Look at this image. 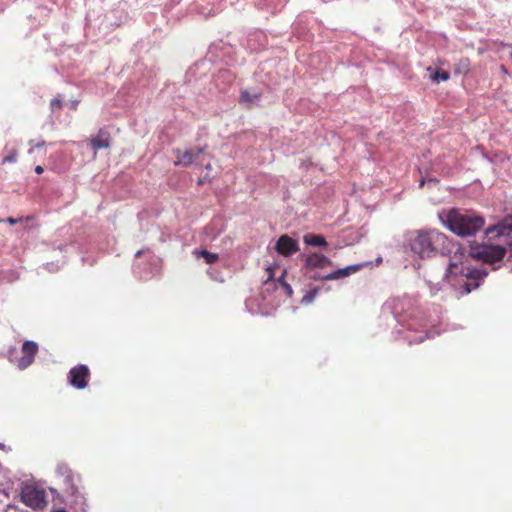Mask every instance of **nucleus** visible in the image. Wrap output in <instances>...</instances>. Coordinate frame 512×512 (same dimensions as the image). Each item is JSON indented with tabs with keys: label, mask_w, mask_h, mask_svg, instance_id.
<instances>
[{
	"label": "nucleus",
	"mask_w": 512,
	"mask_h": 512,
	"mask_svg": "<svg viewBox=\"0 0 512 512\" xmlns=\"http://www.w3.org/2000/svg\"><path fill=\"white\" fill-rule=\"evenodd\" d=\"M403 247L419 259H429L438 254L449 256L443 281L460 295L469 294L480 286V268L469 263L470 258L480 260V244L476 241L471 242L467 249L435 229H419L404 234Z\"/></svg>",
	"instance_id": "f257e3e1"
},
{
	"label": "nucleus",
	"mask_w": 512,
	"mask_h": 512,
	"mask_svg": "<svg viewBox=\"0 0 512 512\" xmlns=\"http://www.w3.org/2000/svg\"><path fill=\"white\" fill-rule=\"evenodd\" d=\"M441 223L452 233L472 236L480 230V215L463 213L456 208L443 210L438 214Z\"/></svg>",
	"instance_id": "f03ea898"
},
{
	"label": "nucleus",
	"mask_w": 512,
	"mask_h": 512,
	"mask_svg": "<svg viewBox=\"0 0 512 512\" xmlns=\"http://www.w3.org/2000/svg\"><path fill=\"white\" fill-rule=\"evenodd\" d=\"M405 309V302L400 299H392L386 301L381 308L380 321L387 327L393 328L392 334L394 338L398 339L403 334V330L398 327H405L407 316L403 314Z\"/></svg>",
	"instance_id": "7ed1b4c3"
},
{
	"label": "nucleus",
	"mask_w": 512,
	"mask_h": 512,
	"mask_svg": "<svg viewBox=\"0 0 512 512\" xmlns=\"http://www.w3.org/2000/svg\"><path fill=\"white\" fill-rule=\"evenodd\" d=\"M57 475L63 477V483L65 485V493L70 498V503L80 505L82 512H85V498L79 491L77 484L75 483V476L66 463H59L56 467Z\"/></svg>",
	"instance_id": "20e7f679"
},
{
	"label": "nucleus",
	"mask_w": 512,
	"mask_h": 512,
	"mask_svg": "<svg viewBox=\"0 0 512 512\" xmlns=\"http://www.w3.org/2000/svg\"><path fill=\"white\" fill-rule=\"evenodd\" d=\"M134 274L141 280H149L161 271V260L155 255H150L146 262H136L133 266Z\"/></svg>",
	"instance_id": "39448f33"
},
{
	"label": "nucleus",
	"mask_w": 512,
	"mask_h": 512,
	"mask_svg": "<svg viewBox=\"0 0 512 512\" xmlns=\"http://www.w3.org/2000/svg\"><path fill=\"white\" fill-rule=\"evenodd\" d=\"M21 500L32 509H41L46 505L44 491L33 485H25L22 488Z\"/></svg>",
	"instance_id": "423d86ee"
},
{
	"label": "nucleus",
	"mask_w": 512,
	"mask_h": 512,
	"mask_svg": "<svg viewBox=\"0 0 512 512\" xmlns=\"http://www.w3.org/2000/svg\"><path fill=\"white\" fill-rule=\"evenodd\" d=\"M89 377L90 371L88 366L85 364H78L70 369L68 373V382L72 387L82 390L88 386Z\"/></svg>",
	"instance_id": "0eeeda50"
},
{
	"label": "nucleus",
	"mask_w": 512,
	"mask_h": 512,
	"mask_svg": "<svg viewBox=\"0 0 512 512\" xmlns=\"http://www.w3.org/2000/svg\"><path fill=\"white\" fill-rule=\"evenodd\" d=\"M22 356L15 357L16 365L20 370H24L29 367L35 359L38 352V344L32 340H26L22 344Z\"/></svg>",
	"instance_id": "6e6552de"
},
{
	"label": "nucleus",
	"mask_w": 512,
	"mask_h": 512,
	"mask_svg": "<svg viewBox=\"0 0 512 512\" xmlns=\"http://www.w3.org/2000/svg\"><path fill=\"white\" fill-rule=\"evenodd\" d=\"M267 271H268V278L264 282L265 291L270 292L273 289H276V290L282 289V290H284L285 294L288 297H291L293 295V289H292L291 285L289 283H287L284 279L285 275H286V270H284L282 272L281 276L278 277L277 279L274 278V273H273L272 267H268Z\"/></svg>",
	"instance_id": "1a4fd4ad"
},
{
	"label": "nucleus",
	"mask_w": 512,
	"mask_h": 512,
	"mask_svg": "<svg viewBox=\"0 0 512 512\" xmlns=\"http://www.w3.org/2000/svg\"><path fill=\"white\" fill-rule=\"evenodd\" d=\"M300 257L304 260L303 268L305 270H315L317 268L322 269L324 267H332L334 265L333 261L320 253H312V254H301Z\"/></svg>",
	"instance_id": "9d476101"
},
{
	"label": "nucleus",
	"mask_w": 512,
	"mask_h": 512,
	"mask_svg": "<svg viewBox=\"0 0 512 512\" xmlns=\"http://www.w3.org/2000/svg\"><path fill=\"white\" fill-rule=\"evenodd\" d=\"M274 249L278 254L289 257L299 251V244L288 234H283L277 239Z\"/></svg>",
	"instance_id": "9b49d317"
},
{
	"label": "nucleus",
	"mask_w": 512,
	"mask_h": 512,
	"mask_svg": "<svg viewBox=\"0 0 512 512\" xmlns=\"http://www.w3.org/2000/svg\"><path fill=\"white\" fill-rule=\"evenodd\" d=\"M507 250L499 245H482V263L494 264L501 261Z\"/></svg>",
	"instance_id": "f8f14e48"
},
{
	"label": "nucleus",
	"mask_w": 512,
	"mask_h": 512,
	"mask_svg": "<svg viewBox=\"0 0 512 512\" xmlns=\"http://www.w3.org/2000/svg\"><path fill=\"white\" fill-rule=\"evenodd\" d=\"M512 232V215L505 216L500 222L493 227L487 228L485 233L490 236H507Z\"/></svg>",
	"instance_id": "ddd939ff"
},
{
	"label": "nucleus",
	"mask_w": 512,
	"mask_h": 512,
	"mask_svg": "<svg viewBox=\"0 0 512 512\" xmlns=\"http://www.w3.org/2000/svg\"><path fill=\"white\" fill-rule=\"evenodd\" d=\"M90 144L95 151L109 148L111 145V136L109 131L105 128H100L96 136L90 139Z\"/></svg>",
	"instance_id": "4468645a"
},
{
	"label": "nucleus",
	"mask_w": 512,
	"mask_h": 512,
	"mask_svg": "<svg viewBox=\"0 0 512 512\" xmlns=\"http://www.w3.org/2000/svg\"><path fill=\"white\" fill-rule=\"evenodd\" d=\"M366 263L353 264L343 268H339L327 274L331 280H338L345 277L350 276L351 274L359 271L362 267H364Z\"/></svg>",
	"instance_id": "2eb2a0df"
},
{
	"label": "nucleus",
	"mask_w": 512,
	"mask_h": 512,
	"mask_svg": "<svg viewBox=\"0 0 512 512\" xmlns=\"http://www.w3.org/2000/svg\"><path fill=\"white\" fill-rule=\"evenodd\" d=\"M261 97L262 94L259 91L245 89L241 91L239 102L251 108L259 105Z\"/></svg>",
	"instance_id": "dca6fc26"
},
{
	"label": "nucleus",
	"mask_w": 512,
	"mask_h": 512,
	"mask_svg": "<svg viewBox=\"0 0 512 512\" xmlns=\"http://www.w3.org/2000/svg\"><path fill=\"white\" fill-rule=\"evenodd\" d=\"M303 241L308 246L317 247L324 250L328 248L326 238L322 234L306 233L303 236Z\"/></svg>",
	"instance_id": "f3484780"
},
{
	"label": "nucleus",
	"mask_w": 512,
	"mask_h": 512,
	"mask_svg": "<svg viewBox=\"0 0 512 512\" xmlns=\"http://www.w3.org/2000/svg\"><path fill=\"white\" fill-rule=\"evenodd\" d=\"M234 81V75L230 70L222 69L219 70L215 77V85L224 90V87H221V82L226 84H231Z\"/></svg>",
	"instance_id": "a211bd4d"
},
{
	"label": "nucleus",
	"mask_w": 512,
	"mask_h": 512,
	"mask_svg": "<svg viewBox=\"0 0 512 512\" xmlns=\"http://www.w3.org/2000/svg\"><path fill=\"white\" fill-rule=\"evenodd\" d=\"M194 254L197 257H202L207 264H213L219 259V255L217 253L210 252L206 249L195 250Z\"/></svg>",
	"instance_id": "6ab92c4d"
},
{
	"label": "nucleus",
	"mask_w": 512,
	"mask_h": 512,
	"mask_svg": "<svg viewBox=\"0 0 512 512\" xmlns=\"http://www.w3.org/2000/svg\"><path fill=\"white\" fill-rule=\"evenodd\" d=\"M196 160V154L193 149L186 150L179 158V164L184 167L190 166Z\"/></svg>",
	"instance_id": "aec40b11"
},
{
	"label": "nucleus",
	"mask_w": 512,
	"mask_h": 512,
	"mask_svg": "<svg viewBox=\"0 0 512 512\" xmlns=\"http://www.w3.org/2000/svg\"><path fill=\"white\" fill-rule=\"evenodd\" d=\"M321 290V287L319 286H316L312 289H310L309 291L306 292V294L302 297L300 303L302 305H308V304H311L314 299L316 298V296L319 294Z\"/></svg>",
	"instance_id": "412c9836"
},
{
	"label": "nucleus",
	"mask_w": 512,
	"mask_h": 512,
	"mask_svg": "<svg viewBox=\"0 0 512 512\" xmlns=\"http://www.w3.org/2000/svg\"><path fill=\"white\" fill-rule=\"evenodd\" d=\"M431 78L437 83L444 82L450 78V73L446 70L435 68L434 72L431 74Z\"/></svg>",
	"instance_id": "4be33fe9"
},
{
	"label": "nucleus",
	"mask_w": 512,
	"mask_h": 512,
	"mask_svg": "<svg viewBox=\"0 0 512 512\" xmlns=\"http://www.w3.org/2000/svg\"><path fill=\"white\" fill-rule=\"evenodd\" d=\"M207 274L215 282L223 283L225 281L223 272L215 267H210L207 270Z\"/></svg>",
	"instance_id": "5701e85b"
},
{
	"label": "nucleus",
	"mask_w": 512,
	"mask_h": 512,
	"mask_svg": "<svg viewBox=\"0 0 512 512\" xmlns=\"http://www.w3.org/2000/svg\"><path fill=\"white\" fill-rule=\"evenodd\" d=\"M306 275L310 280H313V281L331 280L329 277H327V274L322 275L321 273L317 272L316 269L315 270H307Z\"/></svg>",
	"instance_id": "b1692460"
},
{
	"label": "nucleus",
	"mask_w": 512,
	"mask_h": 512,
	"mask_svg": "<svg viewBox=\"0 0 512 512\" xmlns=\"http://www.w3.org/2000/svg\"><path fill=\"white\" fill-rule=\"evenodd\" d=\"M426 283L430 288V294L432 296H435L437 292H439L442 289L441 283H432L431 281H427Z\"/></svg>",
	"instance_id": "393cba45"
},
{
	"label": "nucleus",
	"mask_w": 512,
	"mask_h": 512,
	"mask_svg": "<svg viewBox=\"0 0 512 512\" xmlns=\"http://www.w3.org/2000/svg\"><path fill=\"white\" fill-rule=\"evenodd\" d=\"M62 105H63V101L61 98H59V97L53 98L50 102L51 111L55 112V110L61 109Z\"/></svg>",
	"instance_id": "a878e982"
},
{
	"label": "nucleus",
	"mask_w": 512,
	"mask_h": 512,
	"mask_svg": "<svg viewBox=\"0 0 512 512\" xmlns=\"http://www.w3.org/2000/svg\"><path fill=\"white\" fill-rule=\"evenodd\" d=\"M29 145L31 146V149H40L45 146V141L44 140H39V141L30 140ZM29 152L31 153L32 150H30Z\"/></svg>",
	"instance_id": "bb28decb"
},
{
	"label": "nucleus",
	"mask_w": 512,
	"mask_h": 512,
	"mask_svg": "<svg viewBox=\"0 0 512 512\" xmlns=\"http://www.w3.org/2000/svg\"><path fill=\"white\" fill-rule=\"evenodd\" d=\"M16 161H17V153L15 151H13L11 154H9L8 156L3 158L2 163L3 164L15 163Z\"/></svg>",
	"instance_id": "cd10ccee"
},
{
	"label": "nucleus",
	"mask_w": 512,
	"mask_h": 512,
	"mask_svg": "<svg viewBox=\"0 0 512 512\" xmlns=\"http://www.w3.org/2000/svg\"><path fill=\"white\" fill-rule=\"evenodd\" d=\"M468 66H469V60L468 59H465V60H462L459 64V68H458V72H463V73H467L468 71Z\"/></svg>",
	"instance_id": "c85d7f7f"
},
{
	"label": "nucleus",
	"mask_w": 512,
	"mask_h": 512,
	"mask_svg": "<svg viewBox=\"0 0 512 512\" xmlns=\"http://www.w3.org/2000/svg\"><path fill=\"white\" fill-rule=\"evenodd\" d=\"M404 339L411 345V344H414V343H421L423 340H424V336H419L417 338H410L409 336L405 335L404 336Z\"/></svg>",
	"instance_id": "c756f323"
},
{
	"label": "nucleus",
	"mask_w": 512,
	"mask_h": 512,
	"mask_svg": "<svg viewBox=\"0 0 512 512\" xmlns=\"http://www.w3.org/2000/svg\"><path fill=\"white\" fill-rule=\"evenodd\" d=\"M74 247H75L74 243L71 242V243H66L64 245H59L58 249L61 251H63V250L67 251L68 249L74 248Z\"/></svg>",
	"instance_id": "7c9ffc66"
},
{
	"label": "nucleus",
	"mask_w": 512,
	"mask_h": 512,
	"mask_svg": "<svg viewBox=\"0 0 512 512\" xmlns=\"http://www.w3.org/2000/svg\"><path fill=\"white\" fill-rule=\"evenodd\" d=\"M79 101L78 100H70L68 103V106L71 110H76L78 107Z\"/></svg>",
	"instance_id": "2f4dec72"
},
{
	"label": "nucleus",
	"mask_w": 512,
	"mask_h": 512,
	"mask_svg": "<svg viewBox=\"0 0 512 512\" xmlns=\"http://www.w3.org/2000/svg\"><path fill=\"white\" fill-rule=\"evenodd\" d=\"M204 150H205V147H197V148L194 150V152H195V154H196V159L198 158V156H199L201 153H203V152H204Z\"/></svg>",
	"instance_id": "473e14b6"
},
{
	"label": "nucleus",
	"mask_w": 512,
	"mask_h": 512,
	"mask_svg": "<svg viewBox=\"0 0 512 512\" xmlns=\"http://www.w3.org/2000/svg\"><path fill=\"white\" fill-rule=\"evenodd\" d=\"M21 219H16V218H12V217H9L7 219V222L10 224V225H15L17 224Z\"/></svg>",
	"instance_id": "72a5a7b5"
},
{
	"label": "nucleus",
	"mask_w": 512,
	"mask_h": 512,
	"mask_svg": "<svg viewBox=\"0 0 512 512\" xmlns=\"http://www.w3.org/2000/svg\"><path fill=\"white\" fill-rule=\"evenodd\" d=\"M507 246H508V252H509L508 260H510L512 258V240L507 244Z\"/></svg>",
	"instance_id": "f704fd0d"
},
{
	"label": "nucleus",
	"mask_w": 512,
	"mask_h": 512,
	"mask_svg": "<svg viewBox=\"0 0 512 512\" xmlns=\"http://www.w3.org/2000/svg\"><path fill=\"white\" fill-rule=\"evenodd\" d=\"M43 171H44V168L42 166L38 165V166L35 167V172L37 174H42Z\"/></svg>",
	"instance_id": "c9c22d12"
},
{
	"label": "nucleus",
	"mask_w": 512,
	"mask_h": 512,
	"mask_svg": "<svg viewBox=\"0 0 512 512\" xmlns=\"http://www.w3.org/2000/svg\"><path fill=\"white\" fill-rule=\"evenodd\" d=\"M426 183H428L427 179H425V178L421 179L419 182V188H422Z\"/></svg>",
	"instance_id": "e433bc0d"
},
{
	"label": "nucleus",
	"mask_w": 512,
	"mask_h": 512,
	"mask_svg": "<svg viewBox=\"0 0 512 512\" xmlns=\"http://www.w3.org/2000/svg\"><path fill=\"white\" fill-rule=\"evenodd\" d=\"M427 182L428 183H438V180L436 178H428Z\"/></svg>",
	"instance_id": "4c0bfd02"
},
{
	"label": "nucleus",
	"mask_w": 512,
	"mask_h": 512,
	"mask_svg": "<svg viewBox=\"0 0 512 512\" xmlns=\"http://www.w3.org/2000/svg\"><path fill=\"white\" fill-rule=\"evenodd\" d=\"M144 253V250H139L135 253V257L138 258Z\"/></svg>",
	"instance_id": "58836bf2"
},
{
	"label": "nucleus",
	"mask_w": 512,
	"mask_h": 512,
	"mask_svg": "<svg viewBox=\"0 0 512 512\" xmlns=\"http://www.w3.org/2000/svg\"><path fill=\"white\" fill-rule=\"evenodd\" d=\"M53 266H54V264H53V263H47V264H46V267H47V269H48L49 271H51V270H52Z\"/></svg>",
	"instance_id": "ea45409f"
},
{
	"label": "nucleus",
	"mask_w": 512,
	"mask_h": 512,
	"mask_svg": "<svg viewBox=\"0 0 512 512\" xmlns=\"http://www.w3.org/2000/svg\"><path fill=\"white\" fill-rule=\"evenodd\" d=\"M54 512H67L64 508H60L58 510H55Z\"/></svg>",
	"instance_id": "a19ab883"
},
{
	"label": "nucleus",
	"mask_w": 512,
	"mask_h": 512,
	"mask_svg": "<svg viewBox=\"0 0 512 512\" xmlns=\"http://www.w3.org/2000/svg\"><path fill=\"white\" fill-rule=\"evenodd\" d=\"M481 275H482V279H483L487 275V272L482 269Z\"/></svg>",
	"instance_id": "79ce46f5"
},
{
	"label": "nucleus",
	"mask_w": 512,
	"mask_h": 512,
	"mask_svg": "<svg viewBox=\"0 0 512 512\" xmlns=\"http://www.w3.org/2000/svg\"><path fill=\"white\" fill-rule=\"evenodd\" d=\"M511 57H512V53H511Z\"/></svg>",
	"instance_id": "37998d69"
}]
</instances>
